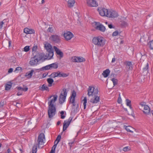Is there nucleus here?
Here are the masks:
<instances>
[{
	"mask_svg": "<svg viewBox=\"0 0 153 153\" xmlns=\"http://www.w3.org/2000/svg\"><path fill=\"white\" fill-rule=\"evenodd\" d=\"M85 59L82 57H77V62H85Z\"/></svg>",
	"mask_w": 153,
	"mask_h": 153,
	"instance_id": "e433bc0d",
	"label": "nucleus"
},
{
	"mask_svg": "<svg viewBox=\"0 0 153 153\" xmlns=\"http://www.w3.org/2000/svg\"><path fill=\"white\" fill-rule=\"evenodd\" d=\"M48 25L49 26V27H48V32L51 33H53L54 32V27H53L52 25Z\"/></svg>",
	"mask_w": 153,
	"mask_h": 153,
	"instance_id": "4c0bfd02",
	"label": "nucleus"
},
{
	"mask_svg": "<svg viewBox=\"0 0 153 153\" xmlns=\"http://www.w3.org/2000/svg\"><path fill=\"white\" fill-rule=\"evenodd\" d=\"M54 50L52 48L51 45L48 43V53H54Z\"/></svg>",
	"mask_w": 153,
	"mask_h": 153,
	"instance_id": "7c9ffc66",
	"label": "nucleus"
},
{
	"mask_svg": "<svg viewBox=\"0 0 153 153\" xmlns=\"http://www.w3.org/2000/svg\"><path fill=\"white\" fill-rule=\"evenodd\" d=\"M43 44L44 45V48L47 51H48V42L45 41L43 42Z\"/></svg>",
	"mask_w": 153,
	"mask_h": 153,
	"instance_id": "49530a36",
	"label": "nucleus"
},
{
	"mask_svg": "<svg viewBox=\"0 0 153 153\" xmlns=\"http://www.w3.org/2000/svg\"><path fill=\"white\" fill-rule=\"evenodd\" d=\"M144 111H143L144 114H148L150 112V109L148 105L145 106L144 107Z\"/></svg>",
	"mask_w": 153,
	"mask_h": 153,
	"instance_id": "412c9836",
	"label": "nucleus"
},
{
	"mask_svg": "<svg viewBox=\"0 0 153 153\" xmlns=\"http://www.w3.org/2000/svg\"><path fill=\"white\" fill-rule=\"evenodd\" d=\"M72 118L71 117H70L68 120H65L64 121L63 124V131H65L67 129V128L69 126L70 124V123L72 120Z\"/></svg>",
	"mask_w": 153,
	"mask_h": 153,
	"instance_id": "1a4fd4ad",
	"label": "nucleus"
},
{
	"mask_svg": "<svg viewBox=\"0 0 153 153\" xmlns=\"http://www.w3.org/2000/svg\"><path fill=\"white\" fill-rule=\"evenodd\" d=\"M49 111H56V105H48V110Z\"/></svg>",
	"mask_w": 153,
	"mask_h": 153,
	"instance_id": "a878e982",
	"label": "nucleus"
},
{
	"mask_svg": "<svg viewBox=\"0 0 153 153\" xmlns=\"http://www.w3.org/2000/svg\"><path fill=\"white\" fill-rule=\"evenodd\" d=\"M94 97V98H91V99L90 101L93 103H96L100 101V97L97 96V94L96 95H93Z\"/></svg>",
	"mask_w": 153,
	"mask_h": 153,
	"instance_id": "f3484780",
	"label": "nucleus"
},
{
	"mask_svg": "<svg viewBox=\"0 0 153 153\" xmlns=\"http://www.w3.org/2000/svg\"><path fill=\"white\" fill-rule=\"evenodd\" d=\"M17 53L18 54V56H19V57H22V53L21 51H20V52H17Z\"/></svg>",
	"mask_w": 153,
	"mask_h": 153,
	"instance_id": "69168bd1",
	"label": "nucleus"
},
{
	"mask_svg": "<svg viewBox=\"0 0 153 153\" xmlns=\"http://www.w3.org/2000/svg\"><path fill=\"white\" fill-rule=\"evenodd\" d=\"M87 3L88 5L91 7H97L98 5L95 0H87Z\"/></svg>",
	"mask_w": 153,
	"mask_h": 153,
	"instance_id": "4468645a",
	"label": "nucleus"
},
{
	"mask_svg": "<svg viewBox=\"0 0 153 153\" xmlns=\"http://www.w3.org/2000/svg\"><path fill=\"white\" fill-rule=\"evenodd\" d=\"M30 50V46H26L24 48L23 51L27 52L29 51Z\"/></svg>",
	"mask_w": 153,
	"mask_h": 153,
	"instance_id": "79ce46f5",
	"label": "nucleus"
},
{
	"mask_svg": "<svg viewBox=\"0 0 153 153\" xmlns=\"http://www.w3.org/2000/svg\"><path fill=\"white\" fill-rule=\"evenodd\" d=\"M146 102H142L140 103V105L142 106H145L146 105Z\"/></svg>",
	"mask_w": 153,
	"mask_h": 153,
	"instance_id": "0e129e2a",
	"label": "nucleus"
},
{
	"mask_svg": "<svg viewBox=\"0 0 153 153\" xmlns=\"http://www.w3.org/2000/svg\"><path fill=\"white\" fill-rule=\"evenodd\" d=\"M119 32L118 31L116 30L112 34V36H117L118 35Z\"/></svg>",
	"mask_w": 153,
	"mask_h": 153,
	"instance_id": "864d4df0",
	"label": "nucleus"
},
{
	"mask_svg": "<svg viewBox=\"0 0 153 153\" xmlns=\"http://www.w3.org/2000/svg\"><path fill=\"white\" fill-rule=\"evenodd\" d=\"M111 80L112 81L113 85L114 86L117 85V84L118 80L114 78H113L111 79Z\"/></svg>",
	"mask_w": 153,
	"mask_h": 153,
	"instance_id": "a18cd8bd",
	"label": "nucleus"
},
{
	"mask_svg": "<svg viewBox=\"0 0 153 153\" xmlns=\"http://www.w3.org/2000/svg\"><path fill=\"white\" fill-rule=\"evenodd\" d=\"M72 60L73 62H77V57L74 56L72 57Z\"/></svg>",
	"mask_w": 153,
	"mask_h": 153,
	"instance_id": "3c124183",
	"label": "nucleus"
},
{
	"mask_svg": "<svg viewBox=\"0 0 153 153\" xmlns=\"http://www.w3.org/2000/svg\"><path fill=\"white\" fill-rule=\"evenodd\" d=\"M48 54H45L44 53L37 52L35 55L34 53H33L32 54L33 56L31 58L29 61V64L31 66H34L39 64L40 61L43 62L45 60L48 59Z\"/></svg>",
	"mask_w": 153,
	"mask_h": 153,
	"instance_id": "f257e3e1",
	"label": "nucleus"
},
{
	"mask_svg": "<svg viewBox=\"0 0 153 153\" xmlns=\"http://www.w3.org/2000/svg\"><path fill=\"white\" fill-rule=\"evenodd\" d=\"M58 67L57 63H54L48 65V70L52 69H56Z\"/></svg>",
	"mask_w": 153,
	"mask_h": 153,
	"instance_id": "6ab92c4d",
	"label": "nucleus"
},
{
	"mask_svg": "<svg viewBox=\"0 0 153 153\" xmlns=\"http://www.w3.org/2000/svg\"><path fill=\"white\" fill-rule=\"evenodd\" d=\"M61 135H58L57 137L56 140L54 141V143H56V142H57V144H58L60 140L61 139Z\"/></svg>",
	"mask_w": 153,
	"mask_h": 153,
	"instance_id": "ea45409f",
	"label": "nucleus"
},
{
	"mask_svg": "<svg viewBox=\"0 0 153 153\" xmlns=\"http://www.w3.org/2000/svg\"><path fill=\"white\" fill-rule=\"evenodd\" d=\"M110 73V71L109 69H107L103 71L102 74L104 77L106 78L108 76Z\"/></svg>",
	"mask_w": 153,
	"mask_h": 153,
	"instance_id": "5701e85b",
	"label": "nucleus"
},
{
	"mask_svg": "<svg viewBox=\"0 0 153 153\" xmlns=\"http://www.w3.org/2000/svg\"><path fill=\"white\" fill-rule=\"evenodd\" d=\"M54 53L53 54L52 53H48V60L51 59L52 58L53 56Z\"/></svg>",
	"mask_w": 153,
	"mask_h": 153,
	"instance_id": "6e6d98bb",
	"label": "nucleus"
},
{
	"mask_svg": "<svg viewBox=\"0 0 153 153\" xmlns=\"http://www.w3.org/2000/svg\"><path fill=\"white\" fill-rule=\"evenodd\" d=\"M33 72L34 70L32 69L31 71L26 73L25 76L27 77V79H30L32 77Z\"/></svg>",
	"mask_w": 153,
	"mask_h": 153,
	"instance_id": "a211bd4d",
	"label": "nucleus"
},
{
	"mask_svg": "<svg viewBox=\"0 0 153 153\" xmlns=\"http://www.w3.org/2000/svg\"><path fill=\"white\" fill-rule=\"evenodd\" d=\"M70 103H72V104H73L72 107H76V105H75V101H74V102H73V100H70Z\"/></svg>",
	"mask_w": 153,
	"mask_h": 153,
	"instance_id": "bf43d9fd",
	"label": "nucleus"
},
{
	"mask_svg": "<svg viewBox=\"0 0 153 153\" xmlns=\"http://www.w3.org/2000/svg\"><path fill=\"white\" fill-rule=\"evenodd\" d=\"M22 69L21 67L19 66L16 68L15 71H22Z\"/></svg>",
	"mask_w": 153,
	"mask_h": 153,
	"instance_id": "052dcab7",
	"label": "nucleus"
},
{
	"mask_svg": "<svg viewBox=\"0 0 153 153\" xmlns=\"http://www.w3.org/2000/svg\"><path fill=\"white\" fill-rule=\"evenodd\" d=\"M53 48L55 50V51L56 52V53L59 56L60 58L63 57V53L59 49H58L56 47L54 46Z\"/></svg>",
	"mask_w": 153,
	"mask_h": 153,
	"instance_id": "2eb2a0df",
	"label": "nucleus"
},
{
	"mask_svg": "<svg viewBox=\"0 0 153 153\" xmlns=\"http://www.w3.org/2000/svg\"><path fill=\"white\" fill-rule=\"evenodd\" d=\"M4 150V152H3L4 153H11V150H10V149L9 148H8L7 151H6L5 150Z\"/></svg>",
	"mask_w": 153,
	"mask_h": 153,
	"instance_id": "4d7b16f0",
	"label": "nucleus"
},
{
	"mask_svg": "<svg viewBox=\"0 0 153 153\" xmlns=\"http://www.w3.org/2000/svg\"><path fill=\"white\" fill-rule=\"evenodd\" d=\"M37 48H38V47L37 45L33 46V47L32 48V53H33V52L34 51V53H36V52H38V51L37 52L36 51V50L37 49Z\"/></svg>",
	"mask_w": 153,
	"mask_h": 153,
	"instance_id": "37998d69",
	"label": "nucleus"
},
{
	"mask_svg": "<svg viewBox=\"0 0 153 153\" xmlns=\"http://www.w3.org/2000/svg\"><path fill=\"white\" fill-rule=\"evenodd\" d=\"M13 83L11 82V81L9 82L8 83L5 84V90L6 91H8L10 89L12 86Z\"/></svg>",
	"mask_w": 153,
	"mask_h": 153,
	"instance_id": "4be33fe9",
	"label": "nucleus"
},
{
	"mask_svg": "<svg viewBox=\"0 0 153 153\" xmlns=\"http://www.w3.org/2000/svg\"><path fill=\"white\" fill-rule=\"evenodd\" d=\"M149 68V64L148 63H147L146 66L143 68V70L144 71H147Z\"/></svg>",
	"mask_w": 153,
	"mask_h": 153,
	"instance_id": "8fccbe9b",
	"label": "nucleus"
},
{
	"mask_svg": "<svg viewBox=\"0 0 153 153\" xmlns=\"http://www.w3.org/2000/svg\"><path fill=\"white\" fill-rule=\"evenodd\" d=\"M68 74L64 73H61V72H59L58 73V76L59 77H65L68 76Z\"/></svg>",
	"mask_w": 153,
	"mask_h": 153,
	"instance_id": "473e14b6",
	"label": "nucleus"
},
{
	"mask_svg": "<svg viewBox=\"0 0 153 153\" xmlns=\"http://www.w3.org/2000/svg\"><path fill=\"white\" fill-rule=\"evenodd\" d=\"M24 32L27 34H31L34 33L35 30L33 29H29L28 28L26 27L24 29Z\"/></svg>",
	"mask_w": 153,
	"mask_h": 153,
	"instance_id": "dca6fc26",
	"label": "nucleus"
},
{
	"mask_svg": "<svg viewBox=\"0 0 153 153\" xmlns=\"http://www.w3.org/2000/svg\"><path fill=\"white\" fill-rule=\"evenodd\" d=\"M13 71V69L12 68H10L8 69V73H11Z\"/></svg>",
	"mask_w": 153,
	"mask_h": 153,
	"instance_id": "680f3d73",
	"label": "nucleus"
},
{
	"mask_svg": "<svg viewBox=\"0 0 153 153\" xmlns=\"http://www.w3.org/2000/svg\"><path fill=\"white\" fill-rule=\"evenodd\" d=\"M92 42L95 45L100 47L103 46L105 44L104 39L101 36L94 37L92 39Z\"/></svg>",
	"mask_w": 153,
	"mask_h": 153,
	"instance_id": "7ed1b4c3",
	"label": "nucleus"
},
{
	"mask_svg": "<svg viewBox=\"0 0 153 153\" xmlns=\"http://www.w3.org/2000/svg\"><path fill=\"white\" fill-rule=\"evenodd\" d=\"M98 92L97 88H95L94 87L89 86L87 94L89 97L93 96V95L97 94Z\"/></svg>",
	"mask_w": 153,
	"mask_h": 153,
	"instance_id": "20e7f679",
	"label": "nucleus"
},
{
	"mask_svg": "<svg viewBox=\"0 0 153 153\" xmlns=\"http://www.w3.org/2000/svg\"><path fill=\"white\" fill-rule=\"evenodd\" d=\"M95 28L96 29L99 30L102 32H104L105 31V28L103 25L100 23L99 22H95Z\"/></svg>",
	"mask_w": 153,
	"mask_h": 153,
	"instance_id": "0eeeda50",
	"label": "nucleus"
},
{
	"mask_svg": "<svg viewBox=\"0 0 153 153\" xmlns=\"http://www.w3.org/2000/svg\"><path fill=\"white\" fill-rule=\"evenodd\" d=\"M149 47L151 50H153V40L150 41L148 43Z\"/></svg>",
	"mask_w": 153,
	"mask_h": 153,
	"instance_id": "58836bf2",
	"label": "nucleus"
},
{
	"mask_svg": "<svg viewBox=\"0 0 153 153\" xmlns=\"http://www.w3.org/2000/svg\"><path fill=\"white\" fill-rule=\"evenodd\" d=\"M83 105H84V109H85L86 108V103L87 102V99L86 97H85L84 98L83 100Z\"/></svg>",
	"mask_w": 153,
	"mask_h": 153,
	"instance_id": "a19ab883",
	"label": "nucleus"
},
{
	"mask_svg": "<svg viewBox=\"0 0 153 153\" xmlns=\"http://www.w3.org/2000/svg\"><path fill=\"white\" fill-rule=\"evenodd\" d=\"M124 128L128 132H129L131 133H133V131L131 130V128H133L130 126H124Z\"/></svg>",
	"mask_w": 153,
	"mask_h": 153,
	"instance_id": "cd10ccee",
	"label": "nucleus"
},
{
	"mask_svg": "<svg viewBox=\"0 0 153 153\" xmlns=\"http://www.w3.org/2000/svg\"><path fill=\"white\" fill-rule=\"evenodd\" d=\"M76 94L75 90H74L72 91L71 96L70 97V100H73V102L75 101V97L76 96Z\"/></svg>",
	"mask_w": 153,
	"mask_h": 153,
	"instance_id": "aec40b11",
	"label": "nucleus"
},
{
	"mask_svg": "<svg viewBox=\"0 0 153 153\" xmlns=\"http://www.w3.org/2000/svg\"><path fill=\"white\" fill-rule=\"evenodd\" d=\"M54 145L53 146L51 150L49 153H55V152L57 145L58 144L54 143Z\"/></svg>",
	"mask_w": 153,
	"mask_h": 153,
	"instance_id": "f704fd0d",
	"label": "nucleus"
},
{
	"mask_svg": "<svg viewBox=\"0 0 153 153\" xmlns=\"http://www.w3.org/2000/svg\"><path fill=\"white\" fill-rule=\"evenodd\" d=\"M118 16L117 13L114 10L109 11L108 14H107V17L109 18H114L117 17Z\"/></svg>",
	"mask_w": 153,
	"mask_h": 153,
	"instance_id": "9d476101",
	"label": "nucleus"
},
{
	"mask_svg": "<svg viewBox=\"0 0 153 153\" xmlns=\"http://www.w3.org/2000/svg\"><path fill=\"white\" fill-rule=\"evenodd\" d=\"M124 64L126 66V69L128 71L132 70L133 69V64L132 62L127 61L124 62Z\"/></svg>",
	"mask_w": 153,
	"mask_h": 153,
	"instance_id": "ddd939ff",
	"label": "nucleus"
},
{
	"mask_svg": "<svg viewBox=\"0 0 153 153\" xmlns=\"http://www.w3.org/2000/svg\"><path fill=\"white\" fill-rule=\"evenodd\" d=\"M62 91L63 93H61L59 97V103L61 104H62L65 102L68 93L65 88H63Z\"/></svg>",
	"mask_w": 153,
	"mask_h": 153,
	"instance_id": "39448f33",
	"label": "nucleus"
},
{
	"mask_svg": "<svg viewBox=\"0 0 153 153\" xmlns=\"http://www.w3.org/2000/svg\"><path fill=\"white\" fill-rule=\"evenodd\" d=\"M53 97V98L51 99V100L48 102V105H54V103L57 100L58 96L56 95H52L48 97V100L51 99Z\"/></svg>",
	"mask_w": 153,
	"mask_h": 153,
	"instance_id": "9b49d317",
	"label": "nucleus"
},
{
	"mask_svg": "<svg viewBox=\"0 0 153 153\" xmlns=\"http://www.w3.org/2000/svg\"><path fill=\"white\" fill-rule=\"evenodd\" d=\"M17 100H16V101H11V102H13L12 103V104L16 106V105L17 104H20V103H19L18 102H16Z\"/></svg>",
	"mask_w": 153,
	"mask_h": 153,
	"instance_id": "13d9d810",
	"label": "nucleus"
},
{
	"mask_svg": "<svg viewBox=\"0 0 153 153\" xmlns=\"http://www.w3.org/2000/svg\"><path fill=\"white\" fill-rule=\"evenodd\" d=\"M63 36L66 40L68 41L70 40L74 36V35L71 32L67 31L64 33Z\"/></svg>",
	"mask_w": 153,
	"mask_h": 153,
	"instance_id": "f8f14e48",
	"label": "nucleus"
},
{
	"mask_svg": "<svg viewBox=\"0 0 153 153\" xmlns=\"http://www.w3.org/2000/svg\"><path fill=\"white\" fill-rule=\"evenodd\" d=\"M98 11L101 16L107 17V14L108 13V10L107 9L104 8L98 7Z\"/></svg>",
	"mask_w": 153,
	"mask_h": 153,
	"instance_id": "6e6552de",
	"label": "nucleus"
},
{
	"mask_svg": "<svg viewBox=\"0 0 153 153\" xmlns=\"http://www.w3.org/2000/svg\"><path fill=\"white\" fill-rule=\"evenodd\" d=\"M22 93H23V92L22 91H19L17 94V95L18 96H20V95H22Z\"/></svg>",
	"mask_w": 153,
	"mask_h": 153,
	"instance_id": "e2e57ef3",
	"label": "nucleus"
},
{
	"mask_svg": "<svg viewBox=\"0 0 153 153\" xmlns=\"http://www.w3.org/2000/svg\"><path fill=\"white\" fill-rule=\"evenodd\" d=\"M48 76L51 78H54L58 77V72H53Z\"/></svg>",
	"mask_w": 153,
	"mask_h": 153,
	"instance_id": "c85d7f7f",
	"label": "nucleus"
},
{
	"mask_svg": "<svg viewBox=\"0 0 153 153\" xmlns=\"http://www.w3.org/2000/svg\"><path fill=\"white\" fill-rule=\"evenodd\" d=\"M53 82L54 80L51 77L48 78V87H50L54 85L55 84L53 83Z\"/></svg>",
	"mask_w": 153,
	"mask_h": 153,
	"instance_id": "bb28decb",
	"label": "nucleus"
},
{
	"mask_svg": "<svg viewBox=\"0 0 153 153\" xmlns=\"http://www.w3.org/2000/svg\"><path fill=\"white\" fill-rule=\"evenodd\" d=\"M4 24V23L3 21H1L0 22V29H1L2 28Z\"/></svg>",
	"mask_w": 153,
	"mask_h": 153,
	"instance_id": "774afa93",
	"label": "nucleus"
},
{
	"mask_svg": "<svg viewBox=\"0 0 153 153\" xmlns=\"http://www.w3.org/2000/svg\"><path fill=\"white\" fill-rule=\"evenodd\" d=\"M11 59L13 61L12 62H13L14 63L15 62H14V61L16 59V58L14 56H11L10 57Z\"/></svg>",
	"mask_w": 153,
	"mask_h": 153,
	"instance_id": "338daca9",
	"label": "nucleus"
},
{
	"mask_svg": "<svg viewBox=\"0 0 153 153\" xmlns=\"http://www.w3.org/2000/svg\"><path fill=\"white\" fill-rule=\"evenodd\" d=\"M65 111H62L60 112V113L61 114V118L62 119H64L65 117V116L63 115L64 114Z\"/></svg>",
	"mask_w": 153,
	"mask_h": 153,
	"instance_id": "de8ad7c7",
	"label": "nucleus"
},
{
	"mask_svg": "<svg viewBox=\"0 0 153 153\" xmlns=\"http://www.w3.org/2000/svg\"><path fill=\"white\" fill-rule=\"evenodd\" d=\"M126 105L128 106H129L130 105H131V101L128 99H126Z\"/></svg>",
	"mask_w": 153,
	"mask_h": 153,
	"instance_id": "09e8293b",
	"label": "nucleus"
},
{
	"mask_svg": "<svg viewBox=\"0 0 153 153\" xmlns=\"http://www.w3.org/2000/svg\"><path fill=\"white\" fill-rule=\"evenodd\" d=\"M56 111H49L48 110V118H52L56 114Z\"/></svg>",
	"mask_w": 153,
	"mask_h": 153,
	"instance_id": "c756f323",
	"label": "nucleus"
},
{
	"mask_svg": "<svg viewBox=\"0 0 153 153\" xmlns=\"http://www.w3.org/2000/svg\"><path fill=\"white\" fill-rule=\"evenodd\" d=\"M39 89L42 91H47L48 90V86H46V85L44 84L42 85L41 88H40Z\"/></svg>",
	"mask_w": 153,
	"mask_h": 153,
	"instance_id": "c9c22d12",
	"label": "nucleus"
},
{
	"mask_svg": "<svg viewBox=\"0 0 153 153\" xmlns=\"http://www.w3.org/2000/svg\"><path fill=\"white\" fill-rule=\"evenodd\" d=\"M44 70H48V65L42 67L39 69H36L35 70H36L38 72H39L40 71H42Z\"/></svg>",
	"mask_w": 153,
	"mask_h": 153,
	"instance_id": "2f4dec72",
	"label": "nucleus"
},
{
	"mask_svg": "<svg viewBox=\"0 0 153 153\" xmlns=\"http://www.w3.org/2000/svg\"><path fill=\"white\" fill-rule=\"evenodd\" d=\"M79 105L78 104L76 106V107H72V111L74 113H76L79 111Z\"/></svg>",
	"mask_w": 153,
	"mask_h": 153,
	"instance_id": "72a5a7b5",
	"label": "nucleus"
},
{
	"mask_svg": "<svg viewBox=\"0 0 153 153\" xmlns=\"http://www.w3.org/2000/svg\"><path fill=\"white\" fill-rule=\"evenodd\" d=\"M19 91H24V92L27 91L28 90V88L27 86H25V87L23 88L21 86H17L16 88Z\"/></svg>",
	"mask_w": 153,
	"mask_h": 153,
	"instance_id": "b1692460",
	"label": "nucleus"
},
{
	"mask_svg": "<svg viewBox=\"0 0 153 153\" xmlns=\"http://www.w3.org/2000/svg\"><path fill=\"white\" fill-rule=\"evenodd\" d=\"M50 40L55 43H59L61 42V38L60 36L57 35H52L49 38Z\"/></svg>",
	"mask_w": 153,
	"mask_h": 153,
	"instance_id": "423d86ee",
	"label": "nucleus"
},
{
	"mask_svg": "<svg viewBox=\"0 0 153 153\" xmlns=\"http://www.w3.org/2000/svg\"><path fill=\"white\" fill-rule=\"evenodd\" d=\"M45 140L44 134L43 133H40L38 136L37 140V143L35 144L32 148V153H36L37 147L39 148L41 147L40 145H43L44 143V140Z\"/></svg>",
	"mask_w": 153,
	"mask_h": 153,
	"instance_id": "f03ea898",
	"label": "nucleus"
},
{
	"mask_svg": "<svg viewBox=\"0 0 153 153\" xmlns=\"http://www.w3.org/2000/svg\"><path fill=\"white\" fill-rule=\"evenodd\" d=\"M123 150L124 152H127L131 150V147L129 146H127L123 148Z\"/></svg>",
	"mask_w": 153,
	"mask_h": 153,
	"instance_id": "c03bdc74",
	"label": "nucleus"
},
{
	"mask_svg": "<svg viewBox=\"0 0 153 153\" xmlns=\"http://www.w3.org/2000/svg\"><path fill=\"white\" fill-rule=\"evenodd\" d=\"M117 102L119 104H120L122 102V99L120 96V94H119V97L117 99Z\"/></svg>",
	"mask_w": 153,
	"mask_h": 153,
	"instance_id": "5fc2aeb1",
	"label": "nucleus"
},
{
	"mask_svg": "<svg viewBox=\"0 0 153 153\" xmlns=\"http://www.w3.org/2000/svg\"><path fill=\"white\" fill-rule=\"evenodd\" d=\"M121 25L122 26L125 27L127 25V23L124 21H123L121 22Z\"/></svg>",
	"mask_w": 153,
	"mask_h": 153,
	"instance_id": "603ef678",
	"label": "nucleus"
},
{
	"mask_svg": "<svg viewBox=\"0 0 153 153\" xmlns=\"http://www.w3.org/2000/svg\"><path fill=\"white\" fill-rule=\"evenodd\" d=\"M75 3V0H68V6L70 8L74 6Z\"/></svg>",
	"mask_w": 153,
	"mask_h": 153,
	"instance_id": "393cba45",
	"label": "nucleus"
}]
</instances>
